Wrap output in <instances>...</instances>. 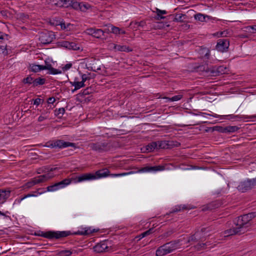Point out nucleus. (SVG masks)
Returning <instances> with one entry per match:
<instances>
[{"mask_svg": "<svg viewBox=\"0 0 256 256\" xmlns=\"http://www.w3.org/2000/svg\"><path fill=\"white\" fill-rule=\"evenodd\" d=\"M226 68L224 66H208L205 64L197 67V71L207 76H216L225 73Z\"/></svg>", "mask_w": 256, "mask_h": 256, "instance_id": "nucleus-1", "label": "nucleus"}, {"mask_svg": "<svg viewBox=\"0 0 256 256\" xmlns=\"http://www.w3.org/2000/svg\"><path fill=\"white\" fill-rule=\"evenodd\" d=\"M256 216V212H251L244 214L236 218L234 222L236 226L242 230V233L246 231V229L250 225V222Z\"/></svg>", "mask_w": 256, "mask_h": 256, "instance_id": "nucleus-2", "label": "nucleus"}, {"mask_svg": "<svg viewBox=\"0 0 256 256\" xmlns=\"http://www.w3.org/2000/svg\"><path fill=\"white\" fill-rule=\"evenodd\" d=\"M182 241L181 240L171 241L160 246L156 250V256H163L172 252L180 246Z\"/></svg>", "mask_w": 256, "mask_h": 256, "instance_id": "nucleus-3", "label": "nucleus"}, {"mask_svg": "<svg viewBox=\"0 0 256 256\" xmlns=\"http://www.w3.org/2000/svg\"><path fill=\"white\" fill-rule=\"evenodd\" d=\"M90 148L98 152H103L111 150L114 148L113 144L106 140L91 143L89 144Z\"/></svg>", "mask_w": 256, "mask_h": 256, "instance_id": "nucleus-4", "label": "nucleus"}, {"mask_svg": "<svg viewBox=\"0 0 256 256\" xmlns=\"http://www.w3.org/2000/svg\"><path fill=\"white\" fill-rule=\"evenodd\" d=\"M112 248L110 241L104 240L98 243L93 247L94 252L97 253H102L108 252Z\"/></svg>", "mask_w": 256, "mask_h": 256, "instance_id": "nucleus-5", "label": "nucleus"}, {"mask_svg": "<svg viewBox=\"0 0 256 256\" xmlns=\"http://www.w3.org/2000/svg\"><path fill=\"white\" fill-rule=\"evenodd\" d=\"M256 186V178L248 179L240 183L237 188L238 190L242 192L252 189Z\"/></svg>", "mask_w": 256, "mask_h": 256, "instance_id": "nucleus-6", "label": "nucleus"}, {"mask_svg": "<svg viewBox=\"0 0 256 256\" xmlns=\"http://www.w3.org/2000/svg\"><path fill=\"white\" fill-rule=\"evenodd\" d=\"M48 144H48L46 146L51 148H63L68 146L76 147L74 143L64 142L61 140H54L50 142H48Z\"/></svg>", "mask_w": 256, "mask_h": 256, "instance_id": "nucleus-7", "label": "nucleus"}, {"mask_svg": "<svg viewBox=\"0 0 256 256\" xmlns=\"http://www.w3.org/2000/svg\"><path fill=\"white\" fill-rule=\"evenodd\" d=\"M55 38V35L52 32L46 31L42 32L39 36V40L43 44L51 43Z\"/></svg>", "mask_w": 256, "mask_h": 256, "instance_id": "nucleus-8", "label": "nucleus"}, {"mask_svg": "<svg viewBox=\"0 0 256 256\" xmlns=\"http://www.w3.org/2000/svg\"><path fill=\"white\" fill-rule=\"evenodd\" d=\"M71 234L70 231H48L46 232V234L45 236L46 238L52 240V239H59L62 238H65Z\"/></svg>", "mask_w": 256, "mask_h": 256, "instance_id": "nucleus-9", "label": "nucleus"}, {"mask_svg": "<svg viewBox=\"0 0 256 256\" xmlns=\"http://www.w3.org/2000/svg\"><path fill=\"white\" fill-rule=\"evenodd\" d=\"M165 170L164 166H146L139 169L136 172H155Z\"/></svg>", "mask_w": 256, "mask_h": 256, "instance_id": "nucleus-10", "label": "nucleus"}, {"mask_svg": "<svg viewBox=\"0 0 256 256\" xmlns=\"http://www.w3.org/2000/svg\"><path fill=\"white\" fill-rule=\"evenodd\" d=\"M95 179H96V176L94 174L91 173H85L75 178H72V181L76 183Z\"/></svg>", "mask_w": 256, "mask_h": 256, "instance_id": "nucleus-11", "label": "nucleus"}, {"mask_svg": "<svg viewBox=\"0 0 256 256\" xmlns=\"http://www.w3.org/2000/svg\"><path fill=\"white\" fill-rule=\"evenodd\" d=\"M230 46V41L228 39H219L218 40L216 48L219 52H224L228 50Z\"/></svg>", "mask_w": 256, "mask_h": 256, "instance_id": "nucleus-12", "label": "nucleus"}, {"mask_svg": "<svg viewBox=\"0 0 256 256\" xmlns=\"http://www.w3.org/2000/svg\"><path fill=\"white\" fill-rule=\"evenodd\" d=\"M206 228H202L200 232H196L195 234L188 238L186 243H194L198 242V240H201L203 238L201 236V233H204L206 232Z\"/></svg>", "mask_w": 256, "mask_h": 256, "instance_id": "nucleus-13", "label": "nucleus"}, {"mask_svg": "<svg viewBox=\"0 0 256 256\" xmlns=\"http://www.w3.org/2000/svg\"><path fill=\"white\" fill-rule=\"evenodd\" d=\"M59 46L64 48L68 50H80L79 46L74 42H69L68 41L62 40L58 42Z\"/></svg>", "mask_w": 256, "mask_h": 256, "instance_id": "nucleus-14", "label": "nucleus"}, {"mask_svg": "<svg viewBox=\"0 0 256 256\" xmlns=\"http://www.w3.org/2000/svg\"><path fill=\"white\" fill-rule=\"evenodd\" d=\"M173 141H157L158 150L170 148V146H179L180 145V142H176V144H173Z\"/></svg>", "mask_w": 256, "mask_h": 256, "instance_id": "nucleus-15", "label": "nucleus"}, {"mask_svg": "<svg viewBox=\"0 0 256 256\" xmlns=\"http://www.w3.org/2000/svg\"><path fill=\"white\" fill-rule=\"evenodd\" d=\"M96 60L95 59L92 58H90L86 60V68L90 71L97 72L98 70H100V66H96Z\"/></svg>", "mask_w": 256, "mask_h": 256, "instance_id": "nucleus-16", "label": "nucleus"}, {"mask_svg": "<svg viewBox=\"0 0 256 256\" xmlns=\"http://www.w3.org/2000/svg\"><path fill=\"white\" fill-rule=\"evenodd\" d=\"M54 177V175L51 173L48 172L46 174L39 176L37 177L34 178V183L36 184L45 182L48 180Z\"/></svg>", "mask_w": 256, "mask_h": 256, "instance_id": "nucleus-17", "label": "nucleus"}, {"mask_svg": "<svg viewBox=\"0 0 256 256\" xmlns=\"http://www.w3.org/2000/svg\"><path fill=\"white\" fill-rule=\"evenodd\" d=\"M192 208V206L188 204L176 205L172 208V210L168 213H166V215H170L174 212H179L184 210H190Z\"/></svg>", "mask_w": 256, "mask_h": 256, "instance_id": "nucleus-18", "label": "nucleus"}, {"mask_svg": "<svg viewBox=\"0 0 256 256\" xmlns=\"http://www.w3.org/2000/svg\"><path fill=\"white\" fill-rule=\"evenodd\" d=\"M111 48L115 51L130 52L132 51V49L126 45L116 44H112Z\"/></svg>", "mask_w": 256, "mask_h": 256, "instance_id": "nucleus-19", "label": "nucleus"}, {"mask_svg": "<svg viewBox=\"0 0 256 256\" xmlns=\"http://www.w3.org/2000/svg\"><path fill=\"white\" fill-rule=\"evenodd\" d=\"M53 4L56 6L68 8L70 0H52Z\"/></svg>", "mask_w": 256, "mask_h": 256, "instance_id": "nucleus-20", "label": "nucleus"}, {"mask_svg": "<svg viewBox=\"0 0 256 256\" xmlns=\"http://www.w3.org/2000/svg\"><path fill=\"white\" fill-rule=\"evenodd\" d=\"M242 234V230H240L237 226L228 229L224 232V236H228L234 234Z\"/></svg>", "mask_w": 256, "mask_h": 256, "instance_id": "nucleus-21", "label": "nucleus"}, {"mask_svg": "<svg viewBox=\"0 0 256 256\" xmlns=\"http://www.w3.org/2000/svg\"><path fill=\"white\" fill-rule=\"evenodd\" d=\"M96 232H97V230H95L94 229L92 230L90 228H86L81 230H78V232H74V234L88 236Z\"/></svg>", "mask_w": 256, "mask_h": 256, "instance_id": "nucleus-22", "label": "nucleus"}, {"mask_svg": "<svg viewBox=\"0 0 256 256\" xmlns=\"http://www.w3.org/2000/svg\"><path fill=\"white\" fill-rule=\"evenodd\" d=\"M225 117H228V119H236V118H238L240 120H245V119H252L253 118H256V115H252V116H244V115H233V114H230V115H226L224 116Z\"/></svg>", "mask_w": 256, "mask_h": 256, "instance_id": "nucleus-23", "label": "nucleus"}, {"mask_svg": "<svg viewBox=\"0 0 256 256\" xmlns=\"http://www.w3.org/2000/svg\"><path fill=\"white\" fill-rule=\"evenodd\" d=\"M10 190H0V204L4 202L10 196Z\"/></svg>", "mask_w": 256, "mask_h": 256, "instance_id": "nucleus-24", "label": "nucleus"}, {"mask_svg": "<svg viewBox=\"0 0 256 256\" xmlns=\"http://www.w3.org/2000/svg\"><path fill=\"white\" fill-rule=\"evenodd\" d=\"M78 78H75L74 80L72 82H70V84L72 86H74V90H77L82 87H84L86 86L84 84V82L82 79V81L78 82Z\"/></svg>", "mask_w": 256, "mask_h": 256, "instance_id": "nucleus-25", "label": "nucleus"}, {"mask_svg": "<svg viewBox=\"0 0 256 256\" xmlns=\"http://www.w3.org/2000/svg\"><path fill=\"white\" fill-rule=\"evenodd\" d=\"M110 171L107 168H104L96 172L94 175L96 176V178L106 177L109 176Z\"/></svg>", "mask_w": 256, "mask_h": 256, "instance_id": "nucleus-26", "label": "nucleus"}, {"mask_svg": "<svg viewBox=\"0 0 256 256\" xmlns=\"http://www.w3.org/2000/svg\"><path fill=\"white\" fill-rule=\"evenodd\" d=\"M68 7L71 6L74 10H84L83 8H80V6L83 4L82 2H79L76 1V0H70V2H68Z\"/></svg>", "mask_w": 256, "mask_h": 256, "instance_id": "nucleus-27", "label": "nucleus"}, {"mask_svg": "<svg viewBox=\"0 0 256 256\" xmlns=\"http://www.w3.org/2000/svg\"><path fill=\"white\" fill-rule=\"evenodd\" d=\"M46 82V80L44 78H42L40 77H38L37 78H34V84L33 87H37L40 86H42L44 84H45Z\"/></svg>", "mask_w": 256, "mask_h": 256, "instance_id": "nucleus-28", "label": "nucleus"}, {"mask_svg": "<svg viewBox=\"0 0 256 256\" xmlns=\"http://www.w3.org/2000/svg\"><path fill=\"white\" fill-rule=\"evenodd\" d=\"M72 181V178H65L64 180L56 182L59 189L63 188L70 184Z\"/></svg>", "mask_w": 256, "mask_h": 256, "instance_id": "nucleus-29", "label": "nucleus"}, {"mask_svg": "<svg viewBox=\"0 0 256 256\" xmlns=\"http://www.w3.org/2000/svg\"><path fill=\"white\" fill-rule=\"evenodd\" d=\"M106 32V30H103L102 29L95 28L92 36L96 38H101Z\"/></svg>", "mask_w": 256, "mask_h": 256, "instance_id": "nucleus-30", "label": "nucleus"}, {"mask_svg": "<svg viewBox=\"0 0 256 256\" xmlns=\"http://www.w3.org/2000/svg\"><path fill=\"white\" fill-rule=\"evenodd\" d=\"M156 19L157 20H160L162 19H164L166 17L162 16V14H165L168 13V12L165 10H160L158 8H156Z\"/></svg>", "mask_w": 256, "mask_h": 256, "instance_id": "nucleus-31", "label": "nucleus"}, {"mask_svg": "<svg viewBox=\"0 0 256 256\" xmlns=\"http://www.w3.org/2000/svg\"><path fill=\"white\" fill-rule=\"evenodd\" d=\"M42 65L31 64L30 65V70L34 72H37L42 70Z\"/></svg>", "mask_w": 256, "mask_h": 256, "instance_id": "nucleus-32", "label": "nucleus"}, {"mask_svg": "<svg viewBox=\"0 0 256 256\" xmlns=\"http://www.w3.org/2000/svg\"><path fill=\"white\" fill-rule=\"evenodd\" d=\"M96 76L94 74H92L90 72H88V74H82L81 77L82 79L84 82H86L88 80H90L91 79L94 78Z\"/></svg>", "mask_w": 256, "mask_h": 256, "instance_id": "nucleus-33", "label": "nucleus"}, {"mask_svg": "<svg viewBox=\"0 0 256 256\" xmlns=\"http://www.w3.org/2000/svg\"><path fill=\"white\" fill-rule=\"evenodd\" d=\"M33 74L28 75L26 78H24L22 82L24 84H34V76Z\"/></svg>", "mask_w": 256, "mask_h": 256, "instance_id": "nucleus-34", "label": "nucleus"}, {"mask_svg": "<svg viewBox=\"0 0 256 256\" xmlns=\"http://www.w3.org/2000/svg\"><path fill=\"white\" fill-rule=\"evenodd\" d=\"M243 30L252 34L256 33V25L248 26L243 28Z\"/></svg>", "mask_w": 256, "mask_h": 256, "instance_id": "nucleus-35", "label": "nucleus"}, {"mask_svg": "<svg viewBox=\"0 0 256 256\" xmlns=\"http://www.w3.org/2000/svg\"><path fill=\"white\" fill-rule=\"evenodd\" d=\"M146 150L149 152H152L154 150H158L157 142H153L150 143L146 146Z\"/></svg>", "mask_w": 256, "mask_h": 256, "instance_id": "nucleus-36", "label": "nucleus"}, {"mask_svg": "<svg viewBox=\"0 0 256 256\" xmlns=\"http://www.w3.org/2000/svg\"><path fill=\"white\" fill-rule=\"evenodd\" d=\"M194 18L198 21L203 22H207V20H206L205 14H202L201 13H198L194 15Z\"/></svg>", "mask_w": 256, "mask_h": 256, "instance_id": "nucleus-37", "label": "nucleus"}, {"mask_svg": "<svg viewBox=\"0 0 256 256\" xmlns=\"http://www.w3.org/2000/svg\"><path fill=\"white\" fill-rule=\"evenodd\" d=\"M108 28H110V30H108L110 32L113 33L115 34H120V28L114 26L113 25L110 24Z\"/></svg>", "mask_w": 256, "mask_h": 256, "instance_id": "nucleus-38", "label": "nucleus"}, {"mask_svg": "<svg viewBox=\"0 0 256 256\" xmlns=\"http://www.w3.org/2000/svg\"><path fill=\"white\" fill-rule=\"evenodd\" d=\"M182 96L181 94L176 95L172 98L164 97V98L167 100V102L178 101L182 99Z\"/></svg>", "mask_w": 256, "mask_h": 256, "instance_id": "nucleus-39", "label": "nucleus"}, {"mask_svg": "<svg viewBox=\"0 0 256 256\" xmlns=\"http://www.w3.org/2000/svg\"><path fill=\"white\" fill-rule=\"evenodd\" d=\"M228 34V30H224L222 32H218L213 34L214 36H217L218 38L220 37H226L227 36Z\"/></svg>", "mask_w": 256, "mask_h": 256, "instance_id": "nucleus-40", "label": "nucleus"}, {"mask_svg": "<svg viewBox=\"0 0 256 256\" xmlns=\"http://www.w3.org/2000/svg\"><path fill=\"white\" fill-rule=\"evenodd\" d=\"M240 128L237 126H226V133H232L238 131Z\"/></svg>", "mask_w": 256, "mask_h": 256, "instance_id": "nucleus-41", "label": "nucleus"}, {"mask_svg": "<svg viewBox=\"0 0 256 256\" xmlns=\"http://www.w3.org/2000/svg\"><path fill=\"white\" fill-rule=\"evenodd\" d=\"M186 16V14H176L173 20L176 22H182L183 21V18H184Z\"/></svg>", "mask_w": 256, "mask_h": 256, "instance_id": "nucleus-42", "label": "nucleus"}, {"mask_svg": "<svg viewBox=\"0 0 256 256\" xmlns=\"http://www.w3.org/2000/svg\"><path fill=\"white\" fill-rule=\"evenodd\" d=\"M72 254L70 250H62L58 252L59 256H70Z\"/></svg>", "mask_w": 256, "mask_h": 256, "instance_id": "nucleus-43", "label": "nucleus"}, {"mask_svg": "<svg viewBox=\"0 0 256 256\" xmlns=\"http://www.w3.org/2000/svg\"><path fill=\"white\" fill-rule=\"evenodd\" d=\"M65 112V110L63 108H58V110H55V115L61 117L63 116Z\"/></svg>", "mask_w": 256, "mask_h": 256, "instance_id": "nucleus-44", "label": "nucleus"}, {"mask_svg": "<svg viewBox=\"0 0 256 256\" xmlns=\"http://www.w3.org/2000/svg\"><path fill=\"white\" fill-rule=\"evenodd\" d=\"M62 73V70L54 68L52 66L48 70V74H57Z\"/></svg>", "mask_w": 256, "mask_h": 256, "instance_id": "nucleus-45", "label": "nucleus"}, {"mask_svg": "<svg viewBox=\"0 0 256 256\" xmlns=\"http://www.w3.org/2000/svg\"><path fill=\"white\" fill-rule=\"evenodd\" d=\"M46 189H47V191H48V192H53V191L56 190H58L59 188H58L57 183H55L53 185L48 186L46 188Z\"/></svg>", "mask_w": 256, "mask_h": 256, "instance_id": "nucleus-46", "label": "nucleus"}, {"mask_svg": "<svg viewBox=\"0 0 256 256\" xmlns=\"http://www.w3.org/2000/svg\"><path fill=\"white\" fill-rule=\"evenodd\" d=\"M208 245V242L202 243V244H198L196 246H195V248L197 250H200L202 249H204L205 246Z\"/></svg>", "mask_w": 256, "mask_h": 256, "instance_id": "nucleus-47", "label": "nucleus"}, {"mask_svg": "<svg viewBox=\"0 0 256 256\" xmlns=\"http://www.w3.org/2000/svg\"><path fill=\"white\" fill-rule=\"evenodd\" d=\"M38 196V194H28L26 195H25L24 196H23L21 198L16 200L18 201V203H20L23 200H24V198H26L30 197V196Z\"/></svg>", "mask_w": 256, "mask_h": 256, "instance_id": "nucleus-48", "label": "nucleus"}, {"mask_svg": "<svg viewBox=\"0 0 256 256\" xmlns=\"http://www.w3.org/2000/svg\"><path fill=\"white\" fill-rule=\"evenodd\" d=\"M134 24L136 26L134 28H138L139 26L140 27H144V26H146V23L144 21H140V22H136L134 23Z\"/></svg>", "mask_w": 256, "mask_h": 256, "instance_id": "nucleus-49", "label": "nucleus"}, {"mask_svg": "<svg viewBox=\"0 0 256 256\" xmlns=\"http://www.w3.org/2000/svg\"><path fill=\"white\" fill-rule=\"evenodd\" d=\"M0 52H2L5 56L8 55V54L6 49V46H0Z\"/></svg>", "mask_w": 256, "mask_h": 256, "instance_id": "nucleus-50", "label": "nucleus"}, {"mask_svg": "<svg viewBox=\"0 0 256 256\" xmlns=\"http://www.w3.org/2000/svg\"><path fill=\"white\" fill-rule=\"evenodd\" d=\"M94 30L95 28H88L84 31V32L88 35L92 36Z\"/></svg>", "mask_w": 256, "mask_h": 256, "instance_id": "nucleus-51", "label": "nucleus"}, {"mask_svg": "<svg viewBox=\"0 0 256 256\" xmlns=\"http://www.w3.org/2000/svg\"><path fill=\"white\" fill-rule=\"evenodd\" d=\"M45 64H46L45 66L42 65V68L43 70H49L52 67V64L50 62H47L46 61H45Z\"/></svg>", "mask_w": 256, "mask_h": 256, "instance_id": "nucleus-52", "label": "nucleus"}, {"mask_svg": "<svg viewBox=\"0 0 256 256\" xmlns=\"http://www.w3.org/2000/svg\"><path fill=\"white\" fill-rule=\"evenodd\" d=\"M92 92V88L91 87H88L83 90L82 94L88 95Z\"/></svg>", "mask_w": 256, "mask_h": 256, "instance_id": "nucleus-53", "label": "nucleus"}, {"mask_svg": "<svg viewBox=\"0 0 256 256\" xmlns=\"http://www.w3.org/2000/svg\"><path fill=\"white\" fill-rule=\"evenodd\" d=\"M216 130L219 132H222V133H226V127H222V126H217L216 127Z\"/></svg>", "mask_w": 256, "mask_h": 256, "instance_id": "nucleus-54", "label": "nucleus"}, {"mask_svg": "<svg viewBox=\"0 0 256 256\" xmlns=\"http://www.w3.org/2000/svg\"><path fill=\"white\" fill-rule=\"evenodd\" d=\"M49 118V116H44L42 114L38 118V121L39 122H42L44 121V120L48 119Z\"/></svg>", "mask_w": 256, "mask_h": 256, "instance_id": "nucleus-55", "label": "nucleus"}, {"mask_svg": "<svg viewBox=\"0 0 256 256\" xmlns=\"http://www.w3.org/2000/svg\"><path fill=\"white\" fill-rule=\"evenodd\" d=\"M60 24V26L62 30H65V29L67 28L68 27V26L70 25V24H68L66 26L63 20H62L61 22H60V24Z\"/></svg>", "mask_w": 256, "mask_h": 256, "instance_id": "nucleus-56", "label": "nucleus"}, {"mask_svg": "<svg viewBox=\"0 0 256 256\" xmlns=\"http://www.w3.org/2000/svg\"><path fill=\"white\" fill-rule=\"evenodd\" d=\"M44 102V100L37 98L35 99L34 101V104L36 106H38L41 102Z\"/></svg>", "mask_w": 256, "mask_h": 256, "instance_id": "nucleus-57", "label": "nucleus"}, {"mask_svg": "<svg viewBox=\"0 0 256 256\" xmlns=\"http://www.w3.org/2000/svg\"><path fill=\"white\" fill-rule=\"evenodd\" d=\"M46 192V190H44V188H38L37 191L34 192L33 194H40Z\"/></svg>", "mask_w": 256, "mask_h": 256, "instance_id": "nucleus-58", "label": "nucleus"}, {"mask_svg": "<svg viewBox=\"0 0 256 256\" xmlns=\"http://www.w3.org/2000/svg\"><path fill=\"white\" fill-rule=\"evenodd\" d=\"M36 184L34 183V179L32 178V180L31 181H30L28 182L26 185V186L27 188H30L32 186H34V185H35Z\"/></svg>", "mask_w": 256, "mask_h": 256, "instance_id": "nucleus-59", "label": "nucleus"}, {"mask_svg": "<svg viewBox=\"0 0 256 256\" xmlns=\"http://www.w3.org/2000/svg\"><path fill=\"white\" fill-rule=\"evenodd\" d=\"M134 172H134L133 171H130L129 172H127L119 173V174H118V176H127L128 174H134Z\"/></svg>", "mask_w": 256, "mask_h": 256, "instance_id": "nucleus-60", "label": "nucleus"}, {"mask_svg": "<svg viewBox=\"0 0 256 256\" xmlns=\"http://www.w3.org/2000/svg\"><path fill=\"white\" fill-rule=\"evenodd\" d=\"M154 232V228H150L148 230L144 232L145 236L150 235Z\"/></svg>", "mask_w": 256, "mask_h": 256, "instance_id": "nucleus-61", "label": "nucleus"}, {"mask_svg": "<svg viewBox=\"0 0 256 256\" xmlns=\"http://www.w3.org/2000/svg\"><path fill=\"white\" fill-rule=\"evenodd\" d=\"M72 64H70V63L67 64L62 68V70L64 71H66V70H67L68 69H70V68H72Z\"/></svg>", "mask_w": 256, "mask_h": 256, "instance_id": "nucleus-62", "label": "nucleus"}, {"mask_svg": "<svg viewBox=\"0 0 256 256\" xmlns=\"http://www.w3.org/2000/svg\"><path fill=\"white\" fill-rule=\"evenodd\" d=\"M83 4L80 6V8H83L84 10H80L81 11H84L88 8L90 7L89 4H86L85 2H82Z\"/></svg>", "mask_w": 256, "mask_h": 256, "instance_id": "nucleus-63", "label": "nucleus"}, {"mask_svg": "<svg viewBox=\"0 0 256 256\" xmlns=\"http://www.w3.org/2000/svg\"><path fill=\"white\" fill-rule=\"evenodd\" d=\"M56 101V100L53 97L49 98L48 100V104H54V102Z\"/></svg>", "mask_w": 256, "mask_h": 256, "instance_id": "nucleus-64", "label": "nucleus"}]
</instances>
